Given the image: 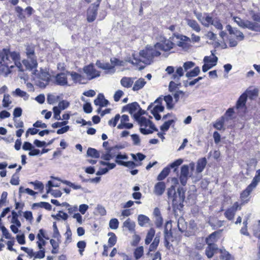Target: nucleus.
I'll return each mask as SVG.
<instances>
[{"instance_id":"obj_1","label":"nucleus","mask_w":260,"mask_h":260,"mask_svg":"<svg viewBox=\"0 0 260 260\" xmlns=\"http://www.w3.org/2000/svg\"><path fill=\"white\" fill-rule=\"evenodd\" d=\"M254 188L249 185L242 191L240 194V202L236 201L231 207L228 208L224 213V216L229 221L234 219L236 212L242 209V206L248 204L250 201L249 197L251 192Z\"/></svg>"},{"instance_id":"obj_2","label":"nucleus","mask_w":260,"mask_h":260,"mask_svg":"<svg viewBox=\"0 0 260 260\" xmlns=\"http://www.w3.org/2000/svg\"><path fill=\"white\" fill-rule=\"evenodd\" d=\"M20 59V54L16 51L11 52L9 48H4L0 51V72H7L12 68Z\"/></svg>"},{"instance_id":"obj_3","label":"nucleus","mask_w":260,"mask_h":260,"mask_svg":"<svg viewBox=\"0 0 260 260\" xmlns=\"http://www.w3.org/2000/svg\"><path fill=\"white\" fill-rule=\"evenodd\" d=\"M140 56L144 59L142 61L140 58L134 56L131 62L135 64L139 70H142L144 68L145 66L141 64L143 62L146 64H150L153 62V59L155 57L159 56L161 53L159 50L152 46H146L144 49L141 50L139 52Z\"/></svg>"},{"instance_id":"obj_4","label":"nucleus","mask_w":260,"mask_h":260,"mask_svg":"<svg viewBox=\"0 0 260 260\" xmlns=\"http://www.w3.org/2000/svg\"><path fill=\"white\" fill-rule=\"evenodd\" d=\"M117 148V146L110 148L105 154L102 155L101 158L105 160H110L111 159L115 158V162L119 166H124L129 168H134L136 166V164L133 161H127L128 158L127 154L125 153L121 154L116 152H113Z\"/></svg>"},{"instance_id":"obj_5","label":"nucleus","mask_w":260,"mask_h":260,"mask_svg":"<svg viewBox=\"0 0 260 260\" xmlns=\"http://www.w3.org/2000/svg\"><path fill=\"white\" fill-rule=\"evenodd\" d=\"M138 110V112L134 114V116L141 126L140 132L143 135H148L152 134L154 131H158L157 128L151 120L142 116L145 114V111L140 107Z\"/></svg>"},{"instance_id":"obj_6","label":"nucleus","mask_w":260,"mask_h":260,"mask_svg":"<svg viewBox=\"0 0 260 260\" xmlns=\"http://www.w3.org/2000/svg\"><path fill=\"white\" fill-rule=\"evenodd\" d=\"M167 195L168 199L172 200L173 209L181 210L183 207V202L185 199V194L183 189L178 188L177 192H176L175 186L172 185L167 190Z\"/></svg>"},{"instance_id":"obj_7","label":"nucleus","mask_w":260,"mask_h":260,"mask_svg":"<svg viewBox=\"0 0 260 260\" xmlns=\"http://www.w3.org/2000/svg\"><path fill=\"white\" fill-rule=\"evenodd\" d=\"M163 99L161 96L158 97L153 103H151L148 107L147 110H151V113L156 120L161 119V116L159 114L164 111L165 107L162 106Z\"/></svg>"},{"instance_id":"obj_8","label":"nucleus","mask_w":260,"mask_h":260,"mask_svg":"<svg viewBox=\"0 0 260 260\" xmlns=\"http://www.w3.org/2000/svg\"><path fill=\"white\" fill-rule=\"evenodd\" d=\"M26 54L27 58L30 59V63L28 60H23V63L27 69L32 70L36 69L38 66L36 56L35 53V48L32 46H27L26 48Z\"/></svg>"},{"instance_id":"obj_9","label":"nucleus","mask_w":260,"mask_h":260,"mask_svg":"<svg viewBox=\"0 0 260 260\" xmlns=\"http://www.w3.org/2000/svg\"><path fill=\"white\" fill-rule=\"evenodd\" d=\"M174 40V36L170 37L169 39L164 38L159 42H157L154 44L157 50H160L164 52H168L175 47V43L173 42Z\"/></svg>"},{"instance_id":"obj_10","label":"nucleus","mask_w":260,"mask_h":260,"mask_svg":"<svg viewBox=\"0 0 260 260\" xmlns=\"http://www.w3.org/2000/svg\"><path fill=\"white\" fill-rule=\"evenodd\" d=\"M172 36H174L173 42L175 43V46L182 48L184 50H187L190 47L189 42L190 41L189 38L178 34H173Z\"/></svg>"},{"instance_id":"obj_11","label":"nucleus","mask_w":260,"mask_h":260,"mask_svg":"<svg viewBox=\"0 0 260 260\" xmlns=\"http://www.w3.org/2000/svg\"><path fill=\"white\" fill-rule=\"evenodd\" d=\"M100 3L97 1L96 3L92 4L91 6L87 9V20L88 22H92L96 19Z\"/></svg>"},{"instance_id":"obj_12","label":"nucleus","mask_w":260,"mask_h":260,"mask_svg":"<svg viewBox=\"0 0 260 260\" xmlns=\"http://www.w3.org/2000/svg\"><path fill=\"white\" fill-rule=\"evenodd\" d=\"M84 71L89 80L98 77L100 76V72L94 68L92 64L85 66L84 68Z\"/></svg>"},{"instance_id":"obj_13","label":"nucleus","mask_w":260,"mask_h":260,"mask_svg":"<svg viewBox=\"0 0 260 260\" xmlns=\"http://www.w3.org/2000/svg\"><path fill=\"white\" fill-rule=\"evenodd\" d=\"M120 123L117 125V127L118 129H131L133 127V124L132 123L128 122L129 120V118L127 115H122L121 117H120Z\"/></svg>"},{"instance_id":"obj_14","label":"nucleus","mask_w":260,"mask_h":260,"mask_svg":"<svg viewBox=\"0 0 260 260\" xmlns=\"http://www.w3.org/2000/svg\"><path fill=\"white\" fill-rule=\"evenodd\" d=\"M68 78L64 73H59L55 76V83L59 86H65L68 85Z\"/></svg>"},{"instance_id":"obj_15","label":"nucleus","mask_w":260,"mask_h":260,"mask_svg":"<svg viewBox=\"0 0 260 260\" xmlns=\"http://www.w3.org/2000/svg\"><path fill=\"white\" fill-rule=\"evenodd\" d=\"M96 64L99 68L105 70L106 73L113 74L115 72L114 67L110 64L109 62H101L100 61L98 60L96 61Z\"/></svg>"},{"instance_id":"obj_16","label":"nucleus","mask_w":260,"mask_h":260,"mask_svg":"<svg viewBox=\"0 0 260 260\" xmlns=\"http://www.w3.org/2000/svg\"><path fill=\"white\" fill-rule=\"evenodd\" d=\"M139 108H140L139 104L136 102H134L123 106L122 109V111H128L131 114H132L136 112Z\"/></svg>"},{"instance_id":"obj_17","label":"nucleus","mask_w":260,"mask_h":260,"mask_svg":"<svg viewBox=\"0 0 260 260\" xmlns=\"http://www.w3.org/2000/svg\"><path fill=\"white\" fill-rule=\"evenodd\" d=\"M233 20L240 27L245 28H248L251 30V21L249 20H244L242 19L241 18L234 16L233 17Z\"/></svg>"},{"instance_id":"obj_18","label":"nucleus","mask_w":260,"mask_h":260,"mask_svg":"<svg viewBox=\"0 0 260 260\" xmlns=\"http://www.w3.org/2000/svg\"><path fill=\"white\" fill-rule=\"evenodd\" d=\"M254 21L251 22V30L256 31H260V14H254L252 16Z\"/></svg>"},{"instance_id":"obj_19","label":"nucleus","mask_w":260,"mask_h":260,"mask_svg":"<svg viewBox=\"0 0 260 260\" xmlns=\"http://www.w3.org/2000/svg\"><path fill=\"white\" fill-rule=\"evenodd\" d=\"M166 184L162 181H159L154 185L153 192L158 196H161L165 191Z\"/></svg>"},{"instance_id":"obj_20","label":"nucleus","mask_w":260,"mask_h":260,"mask_svg":"<svg viewBox=\"0 0 260 260\" xmlns=\"http://www.w3.org/2000/svg\"><path fill=\"white\" fill-rule=\"evenodd\" d=\"M94 103L96 106H99L101 108L107 106L109 104V101L105 99L103 93H99L96 99L94 101Z\"/></svg>"},{"instance_id":"obj_21","label":"nucleus","mask_w":260,"mask_h":260,"mask_svg":"<svg viewBox=\"0 0 260 260\" xmlns=\"http://www.w3.org/2000/svg\"><path fill=\"white\" fill-rule=\"evenodd\" d=\"M208 246L205 250V254L209 258H211L217 252L218 247L216 244H207Z\"/></svg>"},{"instance_id":"obj_22","label":"nucleus","mask_w":260,"mask_h":260,"mask_svg":"<svg viewBox=\"0 0 260 260\" xmlns=\"http://www.w3.org/2000/svg\"><path fill=\"white\" fill-rule=\"evenodd\" d=\"M38 208H43L48 211L52 210V206L48 202H40L39 203H35L32 204L31 208L32 210L37 209Z\"/></svg>"},{"instance_id":"obj_23","label":"nucleus","mask_w":260,"mask_h":260,"mask_svg":"<svg viewBox=\"0 0 260 260\" xmlns=\"http://www.w3.org/2000/svg\"><path fill=\"white\" fill-rule=\"evenodd\" d=\"M247 100V95L246 93H243L239 98L236 105V108L237 109H243L246 106V103Z\"/></svg>"},{"instance_id":"obj_24","label":"nucleus","mask_w":260,"mask_h":260,"mask_svg":"<svg viewBox=\"0 0 260 260\" xmlns=\"http://www.w3.org/2000/svg\"><path fill=\"white\" fill-rule=\"evenodd\" d=\"M13 120L14 121L15 127L16 128H19V129L16 132V135L17 137L20 138L24 133V130L23 129L24 127V123L22 121L17 120L14 118Z\"/></svg>"},{"instance_id":"obj_25","label":"nucleus","mask_w":260,"mask_h":260,"mask_svg":"<svg viewBox=\"0 0 260 260\" xmlns=\"http://www.w3.org/2000/svg\"><path fill=\"white\" fill-rule=\"evenodd\" d=\"M221 230L219 231H215L210 234L207 237H206L205 239V242L207 244H216L215 243L217 241V235L219 234L220 232H221Z\"/></svg>"},{"instance_id":"obj_26","label":"nucleus","mask_w":260,"mask_h":260,"mask_svg":"<svg viewBox=\"0 0 260 260\" xmlns=\"http://www.w3.org/2000/svg\"><path fill=\"white\" fill-rule=\"evenodd\" d=\"M225 119L226 117L224 116H221L219 118L217 119L213 123V127L218 131H224L225 128H224V125Z\"/></svg>"},{"instance_id":"obj_27","label":"nucleus","mask_w":260,"mask_h":260,"mask_svg":"<svg viewBox=\"0 0 260 260\" xmlns=\"http://www.w3.org/2000/svg\"><path fill=\"white\" fill-rule=\"evenodd\" d=\"M207 161L205 157H202L197 161L196 171L198 173H201L205 169Z\"/></svg>"},{"instance_id":"obj_28","label":"nucleus","mask_w":260,"mask_h":260,"mask_svg":"<svg viewBox=\"0 0 260 260\" xmlns=\"http://www.w3.org/2000/svg\"><path fill=\"white\" fill-rule=\"evenodd\" d=\"M39 78L41 80L46 82L45 86L48 85L51 80V75L48 72L42 71L39 75Z\"/></svg>"},{"instance_id":"obj_29","label":"nucleus","mask_w":260,"mask_h":260,"mask_svg":"<svg viewBox=\"0 0 260 260\" xmlns=\"http://www.w3.org/2000/svg\"><path fill=\"white\" fill-rule=\"evenodd\" d=\"M187 25L191 27L193 30L199 32L201 30V27L197 21L194 19H186Z\"/></svg>"},{"instance_id":"obj_30","label":"nucleus","mask_w":260,"mask_h":260,"mask_svg":"<svg viewBox=\"0 0 260 260\" xmlns=\"http://www.w3.org/2000/svg\"><path fill=\"white\" fill-rule=\"evenodd\" d=\"M213 24V19L208 13H205L203 21H202V24L206 27H208L210 24Z\"/></svg>"},{"instance_id":"obj_31","label":"nucleus","mask_w":260,"mask_h":260,"mask_svg":"<svg viewBox=\"0 0 260 260\" xmlns=\"http://www.w3.org/2000/svg\"><path fill=\"white\" fill-rule=\"evenodd\" d=\"M121 85L126 88L131 87L134 83L132 78L129 77H124L120 80Z\"/></svg>"},{"instance_id":"obj_32","label":"nucleus","mask_w":260,"mask_h":260,"mask_svg":"<svg viewBox=\"0 0 260 260\" xmlns=\"http://www.w3.org/2000/svg\"><path fill=\"white\" fill-rule=\"evenodd\" d=\"M145 84L146 81L143 78H140L135 82L133 87V90L134 91L139 90L142 88Z\"/></svg>"},{"instance_id":"obj_33","label":"nucleus","mask_w":260,"mask_h":260,"mask_svg":"<svg viewBox=\"0 0 260 260\" xmlns=\"http://www.w3.org/2000/svg\"><path fill=\"white\" fill-rule=\"evenodd\" d=\"M260 182V169L256 171L255 175L251 182L249 184L250 186L255 188L258 183Z\"/></svg>"},{"instance_id":"obj_34","label":"nucleus","mask_w":260,"mask_h":260,"mask_svg":"<svg viewBox=\"0 0 260 260\" xmlns=\"http://www.w3.org/2000/svg\"><path fill=\"white\" fill-rule=\"evenodd\" d=\"M170 172V167H167L165 168L157 176V180L160 181L163 180L168 176Z\"/></svg>"},{"instance_id":"obj_35","label":"nucleus","mask_w":260,"mask_h":260,"mask_svg":"<svg viewBox=\"0 0 260 260\" xmlns=\"http://www.w3.org/2000/svg\"><path fill=\"white\" fill-rule=\"evenodd\" d=\"M138 220L139 224L141 226H146V224L149 223L150 221L148 217L143 214L138 216Z\"/></svg>"},{"instance_id":"obj_36","label":"nucleus","mask_w":260,"mask_h":260,"mask_svg":"<svg viewBox=\"0 0 260 260\" xmlns=\"http://www.w3.org/2000/svg\"><path fill=\"white\" fill-rule=\"evenodd\" d=\"M155 231L153 228H151L148 231L145 240V243L146 245H148L151 243L155 235Z\"/></svg>"},{"instance_id":"obj_37","label":"nucleus","mask_w":260,"mask_h":260,"mask_svg":"<svg viewBox=\"0 0 260 260\" xmlns=\"http://www.w3.org/2000/svg\"><path fill=\"white\" fill-rule=\"evenodd\" d=\"M176 121L174 119L169 120L165 121L160 127V129L162 132H167L170 128V126H174Z\"/></svg>"},{"instance_id":"obj_38","label":"nucleus","mask_w":260,"mask_h":260,"mask_svg":"<svg viewBox=\"0 0 260 260\" xmlns=\"http://www.w3.org/2000/svg\"><path fill=\"white\" fill-rule=\"evenodd\" d=\"M144 255V247L142 246H139L135 249L134 256L136 259L141 258Z\"/></svg>"},{"instance_id":"obj_39","label":"nucleus","mask_w":260,"mask_h":260,"mask_svg":"<svg viewBox=\"0 0 260 260\" xmlns=\"http://www.w3.org/2000/svg\"><path fill=\"white\" fill-rule=\"evenodd\" d=\"M123 227L125 228L129 231H134L135 228V223L129 218L127 219L123 223Z\"/></svg>"},{"instance_id":"obj_40","label":"nucleus","mask_w":260,"mask_h":260,"mask_svg":"<svg viewBox=\"0 0 260 260\" xmlns=\"http://www.w3.org/2000/svg\"><path fill=\"white\" fill-rule=\"evenodd\" d=\"M108 235L110 236L108 241V245L110 247H112L116 244L117 242V237L116 235L112 232H109Z\"/></svg>"},{"instance_id":"obj_41","label":"nucleus","mask_w":260,"mask_h":260,"mask_svg":"<svg viewBox=\"0 0 260 260\" xmlns=\"http://www.w3.org/2000/svg\"><path fill=\"white\" fill-rule=\"evenodd\" d=\"M212 57L208 56H205L203 60L204 62H207L211 64H214V66H215L217 63L218 58L216 56L214 55L213 54H212Z\"/></svg>"},{"instance_id":"obj_42","label":"nucleus","mask_w":260,"mask_h":260,"mask_svg":"<svg viewBox=\"0 0 260 260\" xmlns=\"http://www.w3.org/2000/svg\"><path fill=\"white\" fill-rule=\"evenodd\" d=\"M71 76L75 83H82V80L84 79L83 77L81 74L75 72H72L71 73Z\"/></svg>"},{"instance_id":"obj_43","label":"nucleus","mask_w":260,"mask_h":260,"mask_svg":"<svg viewBox=\"0 0 260 260\" xmlns=\"http://www.w3.org/2000/svg\"><path fill=\"white\" fill-rule=\"evenodd\" d=\"M230 33L231 34H233L238 41H242L244 39V36L243 32L239 30H231L230 31Z\"/></svg>"},{"instance_id":"obj_44","label":"nucleus","mask_w":260,"mask_h":260,"mask_svg":"<svg viewBox=\"0 0 260 260\" xmlns=\"http://www.w3.org/2000/svg\"><path fill=\"white\" fill-rule=\"evenodd\" d=\"M159 243V237L156 236L152 243L150 245L149 247V251H154L157 248Z\"/></svg>"},{"instance_id":"obj_45","label":"nucleus","mask_w":260,"mask_h":260,"mask_svg":"<svg viewBox=\"0 0 260 260\" xmlns=\"http://www.w3.org/2000/svg\"><path fill=\"white\" fill-rule=\"evenodd\" d=\"M164 101L166 103L167 108L168 109H172L174 107V104L173 103V98L171 95H166L164 98Z\"/></svg>"},{"instance_id":"obj_46","label":"nucleus","mask_w":260,"mask_h":260,"mask_svg":"<svg viewBox=\"0 0 260 260\" xmlns=\"http://www.w3.org/2000/svg\"><path fill=\"white\" fill-rule=\"evenodd\" d=\"M50 243L52 247L51 253L53 254H56L59 251V243L56 242L55 240L51 239L50 240Z\"/></svg>"},{"instance_id":"obj_47","label":"nucleus","mask_w":260,"mask_h":260,"mask_svg":"<svg viewBox=\"0 0 260 260\" xmlns=\"http://www.w3.org/2000/svg\"><path fill=\"white\" fill-rule=\"evenodd\" d=\"M87 154L88 156L95 158H98L100 156L99 152L96 149L92 148H89L88 149Z\"/></svg>"},{"instance_id":"obj_48","label":"nucleus","mask_w":260,"mask_h":260,"mask_svg":"<svg viewBox=\"0 0 260 260\" xmlns=\"http://www.w3.org/2000/svg\"><path fill=\"white\" fill-rule=\"evenodd\" d=\"M15 11L17 13V17L19 19L24 20L25 19L26 17L24 14V10L21 7L16 6Z\"/></svg>"},{"instance_id":"obj_49","label":"nucleus","mask_w":260,"mask_h":260,"mask_svg":"<svg viewBox=\"0 0 260 260\" xmlns=\"http://www.w3.org/2000/svg\"><path fill=\"white\" fill-rule=\"evenodd\" d=\"M120 118V115L119 114H117L114 117L111 118L108 121V124L110 126L115 127Z\"/></svg>"},{"instance_id":"obj_50","label":"nucleus","mask_w":260,"mask_h":260,"mask_svg":"<svg viewBox=\"0 0 260 260\" xmlns=\"http://www.w3.org/2000/svg\"><path fill=\"white\" fill-rule=\"evenodd\" d=\"M77 246L79 248V252L80 255L82 256L83 252L86 246V243L84 241H79L77 244Z\"/></svg>"},{"instance_id":"obj_51","label":"nucleus","mask_w":260,"mask_h":260,"mask_svg":"<svg viewBox=\"0 0 260 260\" xmlns=\"http://www.w3.org/2000/svg\"><path fill=\"white\" fill-rule=\"evenodd\" d=\"M200 72L199 67H195L192 70L186 73V76L187 77H193L198 76Z\"/></svg>"},{"instance_id":"obj_52","label":"nucleus","mask_w":260,"mask_h":260,"mask_svg":"<svg viewBox=\"0 0 260 260\" xmlns=\"http://www.w3.org/2000/svg\"><path fill=\"white\" fill-rule=\"evenodd\" d=\"M12 222L15 224L18 227L20 228L21 226V222L19 220L18 217V215L14 211L12 212Z\"/></svg>"},{"instance_id":"obj_53","label":"nucleus","mask_w":260,"mask_h":260,"mask_svg":"<svg viewBox=\"0 0 260 260\" xmlns=\"http://www.w3.org/2000/svg\"><path fill=\"white\" fill-rule=\"evenodd\" d=\"M64 236L66 237L65 242L68 243H71L72 242V233L69 225L67 228V231L64 234Z\"/></svg>"},{"instance_id":"obj_54","label":"nucleus","mask_w":260,"mask_h":260,"mask_svg":"<svg viewBox=\"0 0 260 260\" xmlns=\"http://www.w3.org/2000/svg\"><path fill=\"white\" fill-rule=\"evenodd\" d=\"M119 221L117 218H112L109 223V227L110 229L113 230H116L118 228Z\"/></svg>"},{"instance_id":"obj_55","label":"nucleus","mask_w":260,"mask_h":260,"mask_svg":"<svg viewBox=\"0 0 260 260\" xmlns=\"http://www.w3.org/2000/svg\"><path fill=\"white\" fill-rule=\"evenodd\" d=\"M9 94H5L3 100V106L5 108L8 107L12 103L10 99Z\"/></svg>"},{"instance_id":"obj_56","label":"nucleus","mask_w":260,"mask_h":260,"mask_svg":"<svg viewBox=\"0 0 260 260\" xmlns=\"http://www.w3.org/2000/svg\"><path fill=\"white\" fill-rule=\"evenodd\" d=\"M189 167L187 165H184L181 167L180 176L188 177Z\"/></svg>"},{"instance_id":"obj_57","label":"nucleus","mask_w":260,"mask_h":260,"mask_svg":"<svg viewBox=\"0 0 260 260\" xmlns=\"http://www.w3.org/2000/svg\"><path fill=\"white\" fill-rule=\"evenodd\" d=\"M184 72L182 67H179L177 69L175 73L173 75V79H176L177 78V80H179L180 77L183 75Z\"/></svg>"},{"instance_id":"obj_58","label":"nucleus","mask_w":260,"mask_h":260,"mask_svg":"<svg viewBox=\"0 0 260 260\" xmlns=\"http://www.w3.org/2000/svg\"><path fill=\"white\" fill-rule=\"evenodd\" d=\"M253 235L258 239H260V220L253 229Z\"/></svg>"},{"instance_id":"obj_59","label":"nucleus","mask_w":260,"mask_h":260,"mask_svg":"<svg viewBox=\"0 0 260 260\" xmlns=\"http://www.w3.org/2000/svg\"><path fill=\"white\" fill-rule=\"evenodd\" d=\"M62 206H65L67 208L69 214H72L74 212L77 211V207H72L67 202L62 203Z\"/></svg>"},{"instance_id":"obj_60","label":"nucleus","mask_w":260,"mask_h":260,"mask_svg":"<svg viewBox=\"0 0 260 260\" xmlns=\"http://www.w3.org/2000/svg\"><path fill=\"white\" fill-rule=\"evenodd\" d=\"M53 111L54 112V117L55 119L57 120H60L61 117L60 116V110L58 107H54L53 108Z\"/></svg>"},{"instance_id":"obj_61","label":"nucleus","mask_w":260,"mask_h":260,"mask_svg":"<svg viewBox=\"0 0 260 260\" xmlns=\"http://www.w3.org/2000/svg\"><path fill=\"white\" fill-rule=\"evenodd\" d=\"M40 250L35 253L34 257L35 258H43L45 257V249H39Z\"/></svg>"},{"instance_id":"obj_62","label":"nucleus","mask_w":260,"mask_h":260,"mask_svg":"<svg viewBox=\"0 0 260 260\" xmlns=\"http://www.w3.org/2000/svg\"><path fill=\"white\" fill-rule=\"evenodd\" d=\"M183 161V160L182 159H178L174 161V162H173L172 163L170 164L169 167H170V168H175L176 167L177 168L178 166H179L182 164Z\"/></svg>"},{"instance_id":"obj_63","label":"nucleus","mask_w":260,"mask_h":260,"mask_svg":"<svg viewBox=\"0 0 260 260\" xmlns=\"http://www.w3.org/2000/svg\"><path fill=\"white\" fill-rule=\"evenodd\" d=\"M24 217L29 222H31L33 220V216L32 212L29 211H25L23 213Z\"/></svg>"},{"instance_id":"obj_64","label":"nucleus","mask_w":260,"mask_h":260,"mask_svg":"<svg viewBox=\"0 0 260 260\" xmlns=\"http://www.w3.org/2000/svg\"><path fill=\"white\" fill-rule=\"evenodd\" d=\"M123 92L121 90L116 91L114 95V100L115 102H118L123 95Z\"/></svg>"}]
</instances>
